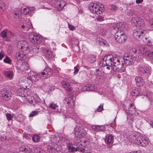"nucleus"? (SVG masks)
<instances>
[{
    "mask_svg": "<svg viewBox=\"0 0 153 153\" xmlns=\"http://www.w3.org/2000/svg\"><path fill=\"white\" fill-rule=\"evenodd\" d=\"M89 8L92 13L97 14H102L105 10L104 5L98 2L91 3L89 5Z\"/></svg>",
    "mask_w": 153,
    "mask_h": 153,
    "instance_id": "nucleus-1",
    "label": "nucleus"
},
{
    "mask_svg": "<svg viewBox=\"0 0 153 153\" xmlns=\"http://www.w3.org/2000/svg\"><path fill=\"white\" fill-rule=\"evenodd\" d=\"M66 144L68 151L70 152L77 151L82 152L84 148H82V146L81 142H76V141H74L73 142V145L76 146V148L73 146L72 142L70 141H68Z\"/></svg>",
    "mask_w": 153,
    "mask_h": 153,
    "instance_id": "nucleus-2",
    "label": "nucleus"
},
{
    "mask_svg": "<svg viewBox=\"0 0 153 153\" xmlns=\"http://www.w3.org/2000/svg\"><path fill=\"white\" fill-rule=\"evenodd\" d=\"M112 63L113 64L112 66L111 67V70L113 69L114 71L120 73L123 72L125 71L126 69L123 66V63L118 58H115Z\"/></svg>",
    "mask_w": 153,
    "mask_h": 153,
    "instance_id": "nucleus-3",
    "label": "nucleus"
},
{
    "mask_svg": "<svg viewBox=\"0 0 153 153\" xmlns=\"http://www.w3.org/2000/svg\"><path fill=\"white\" fill-rule=\"evenodd\" d=\"M114 36L116 41L119 43H124L127 38L126 35L120 30H118Z\"/></svg>",
    "mask_w": 153,
    "mask_h": 153,
    "instance_id": "nucleus-4",
    "label": "nucleus"
},
{
    "mask_svg": "<svg viewBox=\"0 0 153 153\" xmlns=\"http://www.w3.org/2000/svg\"><path fill=\"white\" fill-rule=\"evenodd\" d=\"M74 130L75 137L77 138L83 137L87 134L86 131L83 128L79 126H76Z\"/></svg>",
    "mask_w": 153,
    "mask_h": 153,
    "instance_id": "nucleus-5",
    "label": "nucleus"
},
{
    "mask_svg": "<svg viewBox=\"0 0 153 153\" xmlns=\"http://www.w3.org/2000/svg\"><path fill=\"white\" fill-rule=\"evenodd\" d=\"M30 41L33 43H40L42 41V37L35 33H31L29 35Z\"/></svg>",
    "mask_w": 153,
    "mask_h": 153,
    "instance_id": "nucleus-6",
    "label": "nucleus"
},
{
    "mask_svg": "<svg viewBox=\"0 0 153 153\" xmlns=\"http://www.w3.org/2000/svg\"><path fill=\"white\" fill-rule=\"evenodd\" d=\"M145 30H143L137 28L134 29L133 33V37L136 39L139 40L142 38L145 35Z\"/></svg>",
    "mask_w": 153,
    "mask_h": 153,
    "instance_id": "nucleus-7",
    "label": "nucleus"
},
{
    "mask_svg": "<svg viewBox=\"0 0 153 153\" xmlns=\"http://www.w3.org/2000/svg\"><path fill=\"white\" fill-rule=\"evenodd\" d=\"M132 24L136 26H139L140 27L145 26V22L142 19L138 17H134L132 18L131 21Z\"/></svg>",
    "mask_w": 153,
    "mask_h": 153,
    "instance_id": "nucleus-8",
    "label": "nucleus"
},
{
    "mask_svg": "<svg viewBox=\"0 0 153 153\" xmlns=\"http://www.w3.org/2000/svg\"><path fill=\"white\" fill-rule=\"evenodd\" d=\"M28 102L32 104L34 106L38 104L40 102V99L39 96L36 94L34 95L33 96H31L30 97L27 96L26 97Z\"/></svg>",
    "mask_w": 153,
    "mask_h": 153,
    "instance_id": "nucleus-9",
    "label": "nucleus"
},
{
    "mask_svg": "<svg viewBox=\"0 0 153 153\" xmlns=\"http://www.w3.org/2000/svg\"><path fill=\"white\" fill-rule=\"evenodd\" d=\"M37 148L36 147H34L33 149H31L29 147L27 146H22L19 148V151L24 152L26 153H33V150H34V152L37 153L41 152V151L38 152L37 151Z\"/></svg>",
    "mask_w": 153,
    "mask_h": 153,
    "instance_id": "nucleus-10",
    "label": "nucleus"
},
{
    "mask_svg": "<svg viewBox=\"0 0 153 153\" xmlns=\"http://www.w3.org/2000/svg\"><path fill=\"white\" fill-rule=\"evenodd\" d=\"M135 57L134 56H132L127 53H125L124 56V63L126 65L131 64L133 62V59Z\"/></svg>",
    "mask_w": 153,
    "mask_h": 153,
    "instance_id": "nucleus-11",
    "label": "nucleus"
},
{
    "mask_svg": "<svg viewBox=\"0 0 153 153\" xmlns=\"http://www.w3.org/2000/svg\"><path fill=\"white\" fill-rule=\"evenodd\" d=\"M0 96L4 100H8L11 97L12 93L9 90H4L1 91Z\"/></svg>",
    "mask_w": 153,
    "mask_h": 153,
    "instance_id": "nucleus-12",
    "label": "nucleus"
},
{
    "mask_svg": "<svg viewBox=\"0 0 153 153\" xmlns=\"http://www.w3.org/2000/svg\"><path fill=\"white\" fill-rule=\"evenodd\" d=\"M29 44L27 42L25 41H21L18 43V49H20L25 51L28 52V49Z\"/></svg>",
    "mask_w": 153,
    "mask_h": 153,
    "instance_id": "nucleus-13",
    "label": "nucleus"
},
{
    "mask_svg": "<svg viewBox=\"0 0 153 153\" xmlns=\"http://www.w3.org/2000/svg\"><path fill=\"white\" fill-rule=\"evenodd\" d=\"M27 52L25 51L22 50L18 49L16 53V57L18 60H22L24 59Z\"/></svg>",
    "mask_w": 153,
    "mask_h": 153,
    "instance_id": "nucleus-14",
    "label": "nucleus"
},
{
    "mask_svg": "<svg viewBox=\"0 0 153 153\" xmlns=\"http://www.w3.org/2000/svg\"><path fill=\"white\" fill-rule=\"evenodd\" d=\"M137 70L143 74H150L151 69L149 67L144 66L143 65H138L137 67Z\"/></svg>",
    "mask_w": 153,
    "mask_h": 153,
    "instance_id": "nucleus-15",
    "label": "nucleus"
},
{
    "mask_svg": "<svg viewBox=\"0 0 153 153\" xmlns=\"http://www.w3.org/2000/svg\"><path fill=\"white\" fill-rule=\"evenodd\" d=\"M40 73L39 74L33 71H31L28 74V76L33 81L36 82L38 80L40 77Z\"/></svg>",
    "mask_w": 153,
    "mask_h": 153,
    "instance_id": "nucleus-16",
    "label": "nucleus"
},
{
    "mask_svg": "<svg viewBox=\"0 0 153 153\" xmlns=\"http://www.w3.org/2000/svg\"><path fill=\"white\" fill-rule=\"evenodd\" d=\"M43 53L47 59H51L54 56L53 54V52L49 49L45 48L43 50Z\"/></svg>",
    "mask_w": 153,
    "mask_h": 153,
    "instance_id": "nucleus-17",
    "label": "nucleus"
},
{
    "mask_svg": "<svg viewBox=\"0 0 153 153\" xmlns=\"http://www.w3.org/2000/svg\"><path fill=\"white\" fill-rule=\"evenodd\" d=\"M150 50L147 49L143 46H141L140 47L139 51L140 54L141 55H143L146 56H148L149 53H150Z\"/></svg>",
    "mask_w": 153,
    "mask_h": 153,
    "instance_id": "nucleus-18",
    "label": "nucleus"
},
{
    "mask_svg": "<svg viewBox=\"0 0 153 153\" xmlns=\"http://www.w3.org/2000/svg\"><path fill=\"white\" fill-rule=\"evenodd\" d=\"M34 10L35 8L34 7H26L23 8L22 12L25 15L29 14L31 15L34 13Z\"/></svg>",
    "mask_w": 153,
    "mask_h": 153,
    "instance_id": "nucleus-19",
    "label": "nucleus"
},
{
    "mask_svg": "<svg viewBox=\"0 0 153 153\" xmlns=\"http://www.w3.org/2000/svg\"><path fill=\"white\" fill-rule=\"evenodd\" d=\"M129 106L130 107L129 108H128V109H127L126 107L124 108L126 111L128 113L129 115L133 116L135 114L136 111V110L135 109L134 106L132 103L130 104V105H129Z\"/></svg>",
    "mask_w": 153,
    "mask_h": 153,
    "instance_id": "nucleus-20",
    "label": "nucleus"
},
{
    "mask_svg": "<svg viewBox=\"0 0 153 153\" xmlns=\"http://www.w3.org/2000/svg\"><path fill=\"white\" fill-rule=\"evenodd\" d=\"M41 74L42 75L45 76V77L46 78H48L50 77L52 75V72L50 68L46 67Z\"/></svg>",
    "mask_w": 153,
    "mask_h": 153,
    "instance_id": "nucleus-21",
    "label": "nucleus"
},
{
    "mask_svg": "<svg viewBox=\"0 0 153 153\" xmlns=\"http://www.w3.org/2000/svg\"><path fill=\"white\" fill-rule=\"evenodd\" d=\"M113 56L112 54L107 55L106 56V65L110 66L112 65L114 59Z\"/></svg>",
    "mask_w": 153,
    "mask_h": 153,
    "instance_id": "nucleus-22",
    "label": "nucleus"
},
{
    "mask_svg": "<svg viewBox=\"0 0 153 153\" xmlns=\"http://www.w3.org/2000/svg\"><path fill=\"white\" fill-rule=\"evenodd\" d=\"M29 92V91H26L24 88H19L17 90V93L18 95L22 97H25L26 94H27Z\"/></svg>",
    "mask_w": 153,
    "mask_h": 153,
    "instance_id": "nucleus-23",
    "label": "nucleus"
},
{
    "mask_svg": "<svg viewBox=\"0 0 153 153\" xmlns=\"http://www.w3.org/2000/svg\"><path fill=\"white\" fill-rule=\"evenodd\" d=\"M12 35L11 32L7 29H5L1 33V36L2 38L10 37Z\"/></svg>",
    "mask_w": 153,
    "mask_h": 153,
    "instance_id": "nucleus-24",
    "label": "nucleus"
},
{
    "mask_svg": "<svg viewBox=\"0 0 153 153\" xmlns=\"http://www.w3.org/2000/svg\"><path fill=\"white\" fill-rule=\"evenodd\" d=\"M135 81L136 85L138 86H142L144 83L143 79L140 76H138L136 77L135 78Z\"/></svg>",
    "mask_w": 153,
    "mask_h": 153,
    "instance_id": "nucleus-25",
    "label": "nucleus"
},
{
    "mask_svg": "<svg viewBox=\"0 0 153 153\" xmlns=\"http://www.w3.org/2000/svg\"><path fill=\"white\" fill-rule=\"evenodd\" d=\"M61 84L63 88L67 91L70 92L72 91V88L68 82L63 81L61 82Z\"/></svg>",
    "mask_w": 153,
    "mask_h": 153,
    "instance_id": "nucleus-26",
    "label": "nucleus"
},
{
    "mask_svg": "<svg viewBox=\"0 0 153 153\" xmlns=\"http://www.w3.org/2000/svg\"><path fill=\"white\" fill-rule=\"evenodd\" d=\"M89 143V142L87 140L84 141L83 143H84L85 146L84 147L83 150L82 152V153H92V151L90 149L85 147V146L88 145Z\"/></svg>",
    "mask_w": 153,
    "mask_h": 153,
    "instance_id": "nucleus-27",
    "label": "nucleus"
},
{
    "mask_svg": "<svg viewBox=\"0 0 153 153\" xmlns=\"http://www.w3.org/2000/svg\"><path fill=\"white\" fill-rule=\"evenodd\" d=\"M21 12L20 10H15L13 12V16L15 20L21 21Z\"/></svg>",
    "mask_w": 153,
    "mask_h": 153,
    "instance_id": "nucleus-28",
    "label": "nucleus"
},
{
    "mask_svg": "<svg viewBox=\"0 0 153 153\" xmlns=\"http://www.w3.org/2000/svg\"><path fill=\"white\" fill-rule=\"evenodd\" d=\"M4 74L10 79H12L13 78L14 73L12 71H5L4 72Z\"/></svg>",
    "mask_w": 153,
    "mask_h": 153,
    "instance_id": "nucleus-29",
    "label": "nucleus"
},
{
    "mask_svg": "<svg viewBox=\"0 0 153 153\" xmlns=\"http://www.w3.org/2000/svg\"><path fill=\"white\" fill-rule=\"evenodd\" d=\"M118 30H120L121 31L122 30H126L128 28V25L125 23L123 22L118 23Z\"/></svg>",
    "mask_w": 153,
    "mask_h": 153,
    "instance_id": "nucleus-30",
    "label": "nucleus"
},
{
    "mask_svg": "<svg viewBox=\"0 0 153 153\" xmlns=\"http://www.w3.org/2000/svg\"><path fill=\"white\" fill-rule=\"evenodd\" d=\"M114 137L113 136L111 135H108L107 141V147L109 148H111L112 147V144L113 142Z\"/></svg>",
    "mask_w": 153,
    "mask_h": 153,
    "instance_id": "nucleus-31",
    "label": "nucleus"
},
{
    "mask_svg": "<svg viewBox=\"0 0 153 153\" xmlns=\"http://www.w3.org/2000/svg\"><path fill=\"white\" fill-rule=\"evenodd\" d=\"M39 52L38 48H37L35 46H32L31 48L29 51V53L31 54V56L36 55Z\"/></svg>",
    "mask_w": 153,
    "mask_h": 153,
    "instance_id": "nucleus-32",
    "label": "nucleus"
},
{
    "mask_svg": "<svg viewBox=\"0 0 153 153\" xmlns=\"http://www.w3.org/2000/svg\"><path fill=\"white\" fill-rule=\"evenodd\" d=\"M92 129L96 131H100L103 130L105 128L104 126H99L96 125H92L91 126Z\"/></svg>",
    "mask_w": 153,
    "mask_h": 153,
    "instance_id": "nucleus-33",
    "label": "nucleus"
},
{
    "mask_svg": "<svg viewBox=\"0 0 153 153\" xmlns=\"http://www.w3.org/2000/svg\"><path fill=\"white\" fill-rule=\"evenodd\" d=\"M140 146L142 147H145L148 144L149 140L146 137H142L141 138Z\"/></svg>",
    "mask_w": 153,
    "mask_h": 153,
    "instance_id": "nucleus-34",
    "label": "nucleus"
},
{
    "mask_svg": "<svg viewBox=\"0 0 153 153\" xmlns=\"http://www.w3.org/2000/svg\"><path fill=\"white\" fill-rule=\"evenodd\" d=\"M143 41L148 46H151L153 45V41L149 38L145 37L143 39Z\"/></svg>",
    "mask_w": 153,
    "mask_h": 153,
    "instance_id": "nucleus-35",
    "label": "nucleus"
},
{
    "mask_svg": "<svg viewBox=\"0 0 153 153\" xmlns=\"http://www.w3.org/2000/svg\"><path fill=\"white\" fill-rule=\"evenodd\" d=\"M57 4L59 6V10H62L66 5V3L63 0H61L57 1Z\"/></svg>",
    "mask_w": 153,
    "mask_h": 153,
    "instance_id": "nucleus-36",
    "label": "nucleus"
},
{
    "mask_svg": "<svg viewBox=\"0 0 153 153\" xmlns=\"http://www.w3.org/2000/svg\"><path fill=\"white\" fill-rule=\"evenodd\" d=\"M137 14V12L132 9H129L127 12V15L129 16H135Z\"/></svg>",
    "mask_w": 153,
    "mask_h": 153,
    "instance_id": "nucleus-37",
    "label": "nucleus"
},
{
    "mask_svg": "<svg viewBox=\"0 0 153 153\" xmlns=\"http://www.w3.org/2000/svg\"><path fill=\"white\" fill-rule=\"evenodd\" d=\"M92 86L91 85H88V86H83L81 89V91H93L94 89L91 88Z\"/></svg>",
    "mask_w": 153,
    "mask_h": 153,
    "instance_id": "nucleus-38",
    "label": "nucleus"
},
{
    "mask_svg": "<svg viewBox=\"0 0 153 153\" xmlns=\"http://www.w3.org/2000/svg\"><path fill=\"white\" fill-rule=\"evenodd\" d=\"M29 69L28 64L27 62L23 63L20 67V69L23 71L27 70Z\"/></svg>",
    "mask_w": 153,
    "mask_h": 153,
    "instance_id": "nucleus-39",
    "label": "nucleus"
},
{
    "mask_svg": "<svg viewBox=\"0 0 153 153\" xmlns=\"http://www.w3.org/2000/svg\"><path fill=\"white\" fill-rule=\"evenodd\" d=\"M6 115L7 120L9 121L12 120L13 116V114L9 113L6 114Z\"/></svg>",
    "mask_w": 153,
    "mask_h": 153,
    "instance_id": "nucleus-40",
    "label": "nucleus"
},
{
    "mask_svg": "<svg viewBox=\"0 0 153 153\" xmlns=\"http://www.w3.org/2000/svg\"><path fill=\"white\" fill-rule=\"evenodd\" d=\"M0 8L3 11L6 9V6L3 1H0Z\"/></svg>",
    "mask_w": 153,
    "mask_h": 153,
    "instance_id": "nucleus-41",
    "label": "nucleus"
},
{
    "mask_svg": "<svg viewBox=\"0 0 153 153\" xmlns=\"http://www.w3.org/2000/svg\"><path fill=\"white\" fill-rule=\"evenodd\" d=\"M137 52V50L135 48H132L130 51V53L129 54L130 55L132 56H134L135 57L136 56L135 55Z\"/></svg>",
    "mask_w": 153,
    "mask_h": 153,
    "instance_id": "nucleus-42",
    "label": "nucleus"
},
{
    "mask_svg": "<svg viewBox=\"0 0 153 153\" xmlns=\"http://www.w3.org/2000/svg\"><path fill=\"white\" fill-rule=\"evenodd\" d=\"M33 141L35 142H38L40 140V137L39 136L35 135L32 138Z\"/></svg>",
    "mask_w": 153,
    "mask_h": 153,
    "instance_id": "nucleus-43",
    "label": "nucleus"
},
{
    "mask_svg": "<svg viewBox=\"0 0 153 153\" xmlns=\"http://www.w3.org/2000/svg\"><path fill=\"white\" fill-rule=\"evenodd\" d=\"M32 80L29 77V78H27L26 80V84H27L28 85L27 86H31L33 84Z\"/></svg>",
    "mask_w": 153,
    "mask_h": 153,
    "instance_id": "nucleus-44",
    "label": "nucleus"
},
{
    "mask_svg": "<svg viewBox=\"0 0 153 153\" xmlns=\"http://www.w3.org/2000/svg\"><path fill=\"white\" fill-rule=\"evenodd\" d=\"M141 138L138 137L135 139L134 140V142L135 143L137 144L140 146L141 142Z\"/></svg>",
    "mask_w": 153,
    "mask_h": 153,
    "instance_id": "nucleus-45",
    "label": "nucleus"
},
{
    "mask_svg": "<svg viewBox=\"0 0 153 153\" xmlns=\"http://www.w3.org/2000/svg\"><path fill=\"white\" fill-rule=\"evenodd\" d=\"M27 77L25 76L21 77L19 79V81L21 82H25V84L26 83V80L27 79Z\"/></svg>",
    "mask_w": 153,
    "mask_h": 153,
    "instance_id": "nucleus-46",
    "label": "nucleus"
},
{
    "mask_svg": "<svg viewBox=\"0 0 153 153\" xmlns=\"http://www.w3.org/2000/svg\"><path fill=\"white\" fill-rule=\"evenodd\" d=\"M4 61L5 63L9 64H10L11 62V60L7 56H6V58L4 59Z\"/></svg>",
    "mask_w": 153,
    "mask_h": 153,
    "instance_id": "nucleus-47",
    "label": "nucleus"
},
{
    "mask_svg": "<svg viewBox=\"0 0 153 153\" xmlns=\"http://www.w3.org/2000/svg\"><path fill=\"white\" fill-rule=\"evenodd\" d=\"M98 41H100V45H105V43L104 42V41L103 39H102L101 38H99L97 39Z\"/></svg>",
    "mask_w": 153,
    "mask_h": 153,
    "instance_id": "nucleus-48",
    "label": "nucleus"
},
{
    "mask_svg": "<svg viewBox=\"0 0 153 153\" xmlns=\"http://www.w3.org/2000/svg\"><path fill=\"white\" fill-rule=\"evenodd\" d=\"M48 151L51 153H54L55 152V149L51 148L50 146L48 147Z\"/></svg>",
    "mask_w": 153,
    "mask_h": 153,
    "instance_id": "nucleus-49",
    "label": "nucleus"
},
{
    "mask_svg": "<svg viewBox=\"0 0 153 153\" xmlns=\"http://www.w3.org/2000/svg\"><path fill=\"white\" fill-rule=\"evenodd\" d=\"M109 8L112 11H115L117 9V7L114 5H111L110 6Z\"/></svg>",
    "mask_w": 153,
    "mask_h": 153,
    "instance_id": "nucleus-50",
    "label": "nucleus"
},
{
    "mask_svg": "<svg viewBox=\"0 0 153 153\" xmlns=\"http://www.w3.org/2000/svg\"><path fill=\"white\" fill-rule=\"evenodd\" d=\"M56 105L53 103H51L49 105V107L51 108L53 110H55L56 109Z\"/></svg>",
    "mask_w": 153,
    "mask_h": 153,
    "instance_id": "nucleus-51",
    "label": "nucleus"
},
{
    "mask_svg": "<svg viewBox=\"0 0 153 153\" xmlns=\"http://www.w3.org/2000/svg\"><path fill=\"white\" fill-rule=\"evenodd\" d=\"M103 110V105L101 104L97 108V111L98 112H101Z\"/></svg>",
    "mask_w": 153,
    "mask_h": 153,
    "instance_id": "nucleus-52",
    "label": "nucleus"
},
{
    "mask_svg": "<svg viewBox=\"0 0 153 153\" xmlns=\"http://www.w3.org/2000/svg\"><path fill=\"white\" fill-rule=\"evenodd\" d=\"M96 20L97 21H104V18L103 17H102V16L99 15L98 16Z\"/></svg>",
    "mask_w": 153,
    "mask_h": 153,
    "instance_id": "nucleus-53",
    "label": "nucleus"
},
{
    "mask_svg": "<svg viewBox=\"0 0 153 153\" xmlns=\"http://www.w3.org/2000/svg\"><path fill=\"white\" fill-rule=\"evenodd\" d=\"M115 123L116 122L115 121H114V122L110 123L109 125L107 124L106 125V126H108V127H113L114 126L115 124Z\"/></svg>",
    "mask_w": 153,
    "mask_h": 153,
    "instance_id": "nucleus-54",
    "label": "nucleus"
},
{
    "mask_svg": "<svg viewBox=\"0 0 153 153\" xmlns=\"http://www.w3.org/2000/svg\"><path fill=\"white\" fill-rule=\"evenodd\" d=\"M118 23H117V24H113L112 25V28L114 29H118Z\"/></svg>",
    "mask_w": 153,
    "mask_h": 153,
    "instance_id": "nucleus-55",
    "label": "nucleus"
},
{
    "mask_svg": "<svg viewBox=\"0 0 153 153\" xmlns=\"http://www.w3.org/2000/svg\"><path fill=\"white\" fill-rule=\"evenodd\" d=\"M37 114V112L35 111H33L30 114V117H32L34 116H36Z\"/></svg>",
    "mask_w": 153,
    "mask_h": 153,
    "instance_id": "nucleus-56",
    "label": "nucleus"
},
{
    "mask_svg": "<svg viewBox=\"0 0 153 153\" xmlns=\"http://www.w3.org/2000/svg\"><path fill=\"white\" fill-rule=\"evenodd\" d=\"M68 27L69 29L71 30H73L75 29V27L73 26L70 24L68 25Z\"/></svg>",
    "mask_w": 153,
    "mask_h": 153,
    "instance_id": "nucleus-57",
    "label": "nucleus"
},
{
    "mask_svg": "<svg viewBox=\"0 0 153 153\" xmlns=\"http://www.w3.org/2000/svg\"><path fill=\"white\" fill-rule=\"evenodd\" d=\"M150 53H149V55L148 56L151 57H152V59H153V51H152L150 50Z\"/></svg>",
    "mask_w": 153,
    "mask_h": 153,
    "instance_id": "nucleus-58",
    "label": "nucleus"
},
{
    "mask_svg": "<svg viewBox=\"0 0 153 153\" xmlns=\"http://www.w3.org/2000/svg\"><path fill=\"white\" fill-rule=\"evenodd\" d=\"M4 53L3 52L0 53V60L2 59L4 56Z\"/></svg>",
    "mask_w": 153,
    "mask_h": 153,
    "instance_id": "nucleus-59",
    "label": "nucleus"
},
{
    "mask_svg": "<svg viewBox=\"0 0 153 153\" xmlns=\"http://www.w3.org/2000/svg\"><path fill=\"white\" fill-rule=\"evenodd\" d=\"M150 26L151 27L153 28V19H152L150 22Z\"/></svg>",
    "mask_w": 153,
    "mask_h": 153,
    "instance_id": "nucleus-60",
    "label": "nucleus"
},
{
    "mask_svg": "<svg viewBox=\"0 0 153 153\" xmlns=\"http://www.w3.org/2000/svg\"><path fill=\"white\" fill-rule=\"evenodd\" d=\"M74 74H77L79 71V69H78L76 68V67H74Z\"/></svg>",
    "mask_w": 153,
    "mask_h": 153,
    "instance_id": "nucleus-61",
    "label": "nucleus"
},
{
    "mask_svg": "<svg viewBox=\"0 0 153 153\" xmlns=\"http://www.w3.org/2000/svg\"><path fill=\"white\" fill-rule=\"evenodd\" d=\"M143 0H136V2L138 4L142 2Z\"/></svg>",
    "mask_w": 153,
    "mask_h": 153,
    "instance_id": "nucleus-62",
    "label": "nucleus"
},
{
    "mask_svg": "<svg viewBox=\"0 0 153 153\" xmlns=\"http://www.w3.org/2000/svg\"><path fill=\"white\" fill-rule=\"evenodd\" d=\"M54 89V87H52L50 88L49 90L48 91V92H50V91H53Z\"/></svg>",
    "mask_w": 153,
    "mask_h": 153,
    "instance_id": "nucleus-63",
    "label": "nucleus"
},
{
    "mask_svg": "<svg viewBox=\"0 0 153 153\" xmlns=\"http://www.w3.org/2000/svg\"><path fill=\"white\" fill-rule=\"evenodd\" d=\"M149 123L150 125L153 128V121H150Z\"/></svg>",
    "mask_w": 153,
    "mask_h": 153,
    "instance_id": "nucleus-64",
    "label": "nucleus"
}]
</instances>
